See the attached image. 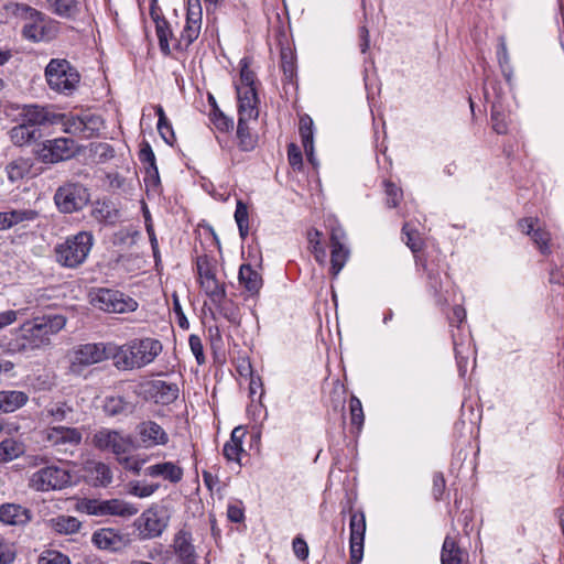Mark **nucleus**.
Masks as SVG:
<instances>
[{"label":"nucleus","mask_w":564,"mask_h":564,"mask_svg":"<svg viewBox=\"0 0 564 564\" xmlns=\"http://www.w3.org/2000/svg\"><path fill=\"white\" fill-rule=\"evenodd\" d=\"M66 325V318L59 314L34 317L11 332L10 337L0 339V349L7 354H22L50 346L52 337Z\"/></svg>","instance_id":"nucleus-1"},{"label":"nucleus","mask_w":564,"mask_h":564,"mask_svg":"<svg viewBox=\"0 0 564 564\" xmlns=\"http://www.w3.org/2000/svg\"><path fill=\"white\" fill-rule=\"evenodd\" d=\"M113 350V366L118 370L142 369L155 361L163 351V344L154 337H140L116 345Z\"/></svg>","instance_id":"nucleus-2"},{"label":"nucleus","mask_w":564,"mask_h":564,"mask_svg":"<svg viewBox=\"0 0 564 564\" xmlns=\"http://www.w3.org/2000/svg\"><path fill=\"white\" fill-rule=\"evenodd\" d=\"M94 246V236L89 231H79L68 236L55 246V258L64 268L75 269L82 265Z\"/></svg>","instance_id":"nucleus-3"},{"label":"nucleus","mask_w":564,"mask_h":564,"mask_svg":"<svg viewBox=\"0 0 564 564\" xmlns=\"http://www.w3.org/2000/svg\"><path fill=\"white\" fill-rule=\"evenodd\" d=\"M112 348H115L112 343L83 344L74 347L68 352L69 372L79 376L91 365L99 364L109 358L113 360Z\"/></svg>","instance_id":"nucleus-4"},{"label":"nucleus","mask_w":564,"mask_h":564,"mask_svg":"<svg viewBox=\"0 0 564 564\" xmlns=\"http://www.w3.org/2000/svg\"><path fill=\"white\" fill-rule=\"evenodd\" d=\"M44 75L48 87L64 95H70L80 80L77 69L65 58H52Z\"/></svg>","instance_id":"nucleus-5"},{"label":"nucleus","mask_w":564,"mask_h":564,"mask_svg":"<svg viewBox=\"0 0 564 564\" xmlns=\"http://www.w3.org/2000/svg\"><path fill=\"white\" fill-rule=\"evenodd\" d=\"M72 485L69 470L56 464H45L29 478V487L39 492L59 491Z\"/></svg>","instance_id":"nucleus-6"},{"label":"nucleus","mask_w":564,"mask_h":564,"mask_svg":"<svg viewBox=\"0 0 564 564\" xmlns=\"http://www.w3.org/2000/svg\"><path fill=\"white\" fill-rule=\"evenodd\" d=\"M75 509L78 512L96 517L130 518L139 512V508L134 503L118 498L108 500L83 498L77 501Z\"/></svg>","instance_id":"nucleus-7"},{"label":"nucleus","mask_w":564,"mask_h":564,"mask_svg":"<svg viewBox=\"0 0 564 564\" xmlns=\"http://www.w3.org/2000/svg\"><path fill=\"white\" fill-rule=\"evenodd\" d=\"M22 10L25 13L22 26L24 39L37 43L48 42L57 35L58 26L56 21L28 6H23Z\"/></svg>","instance_id":"nucleus-8"},{"label":"nucleus","mask_w":564,"mask_h":564,"mask_svg":"<svg viewBox=\"0 0 564 564\" xmlns=\"http://www.w3.org/2000/svg\"><path fill=\"white\" fill-rule=\"evenodd\" d=\"M54 124H61L64 132L89 139L96 135L104 127L100 116L83 111L80 113H57Z\"/></svg>","instance_id":"nucleus-9"},{"label":"nucleus","mask_w":564,"mask_h":564,"mask_svg":"<svg viewBox=\"0 0 564 564\" xmlns=\"http://www.w3.org/2000/svg\"><path fill=\"white\" fill-rule=\"evenodd\" d=\"M90 303L104 312L116 314L131 313L137 311L139 306L133 297L118 290L106 288H100L91 292Z\"/></svg>","instance_id":"nucleus-10"},{"label":"nucleus","mask_w":564,"mask_h":564,"mask_svg":"<svg viewBox=\"0 0 564 564\" xmlns=\"http://www.w3.org/2000/svg\"><path fill=\"white\" fill-rule=\"evenodd\" d=\"M54 202L61 213L70 214L83 209L88 204L89 193L83 184L68 182L56 189Z\"/></svg>","instance_id":"nucleus-11"},{"label":"nucleus","mask_w":564,"mask_h":564,"mask_svg":"<svg viewBox=\"0 0 564 564\" xmlns=\"http://www.w3.org/2000/svg\"><path fill=\"white\" fill-rule=\"evenodd\" d=\"M91 443L97 449L110 452L116 456L128 453L133 446L132 438L129 434L107 427L96 431L93 435Z\"/></svg>","instance_id":"nucleus-12"},{"label":"nucleus","mask_w":564,"mask_h":564,"mask_svg":"<svg viewBox=\"0 0 564 564\" xmlns=\"http://www.w3.org/2000/svg\"><path fill=\"white\" fill-rule=\"evenodd\" d=\"M42 434L48 446L62 453H72L83 440V434L78 429L63 425L46 427Z\"/></svg>","instance_id":"nucleus-13"},{"label":"nucleus","mask_w":564,"mask_h":564,"mask_svg":"<svg viewBox=\"0 0 564 564\" xmlns=\"http://www.w3.org/2000/svg\"><path fill=\"white\" fill-rule=\"evenodd\" d=\"M138 445L149 449L155 446H164L169 443V434L156 422L148 420L139 423L135 427Z\"/></svg>","instance_id":"nucleus-14"},{"label":"nucleus","mask_w":564,"mask_h":564,"mask_svg":"<svg viewBox=\"0 0 564 564\" xmlns=\"http://www.w3.org/2000/svg\"><path fill=\"white\" fill-rule=\"evenodd\" d=\"M203 9L200 0H187L186 23L181 33L180 45L187 48L199 35Z\"/></svg>","instance_id":"nucleus-15"},{"label":"nucleus","mask_w":564,"mask_h":564,"mask_svg":"<svg viewBox=\"0 0 564 564\" xmlns=\"http://www.w3.org/2000/svg\"><path fill=\"white\" fill-rule=\"evenodd\" d=\"M345 240L346 234L343 228L340 226L333 227L330 230V271L334 276L339 274L349 258Z\"/></svg>","instance_id":"nucleus-16"},{"label":"nucleus","mask_w":564,"mask_h":564,"mask_svg":"<svg viewBox=\"0 0 564 564\" xmlns=\"http://www.w3.org/2000/svg\"><path fill=\"white\" fill-rule=\"evenodd\" d=\"M350 561L359 564L364 555V539L366 532V520L362 512H354L350 516Z\"/></svg>","instance_id":"nucleus-17"},{"label":"nucleus","mask_w":564,"mask_h":564,"mask_svg":"<svg viewBox=\"0 0 564 564\" xmlns=\"http://www.w3.org/2000/svg\"><path fill=\"white\" fill-rule=\"evenodd\" d=\"M238 119L251 120L258 117V96L254 87H237Z\"/></svg>","instance_id":"nucleus-18"},{"label":"nucleus","mask_w":564,"mask_h":564,"mask_svg":"<svg viewBox=\"0 0 564 564\" xmlns=\"http://www.w3.org/2000/svg\"><path fill=\"white\" fill-rule=\"evenodd\" d=\"M144 475L151 478H161L171 484H177L182 480L184 471L174 462H161L145 467Z\"/></svg>","instance_id":"nucleus-19"},{"label":"nucleus","mask_w":564,"mask_h":564,"mask_svg":"<svg viewBox=\"0 0 564 564\" xmlns=\"http://www.w3.org/2000/svg\"><path fill=\"white\" fill-rule=\"evenodd\" d=\"M22 122L31 124L34 128L43 124H54L56 112L52 111L48 107L39 105H25L20 113Z\"/></svg>","instance_id":"nucleus-20"},{"label":"nucleus","mask_w":564,"mask_h":564,"mask_svg":"<svg viewBox=\"0 0 564 564\" xmlns=\"http://www.w3.org/2000/svg\"><path fill=\"white\" fill-rule=\"evenodd\" d=\"M520 229L531 236L533 242L539 247L543 254L550 253L549 242L551 235L549 231L541 228L539 220L535 218H524L519 221Z\"/></svg>","instance_id":"nucleus-21"},{"label":"nucleus","mask_w":564,"mask_h":564,"mask_svg":"<svg viewBox=\"0 0 564 564\" xmlns=\"http://www.w3.org/2000/svg\"><path fill=\"white\" fill-rule=\"evenodd\" d=\"M173 550L183 563L196 564V551L191 532L180 530L173 539Z\"/></svg>","instance_id":"nucleus-22"},{"label":"nucleus","mask_w":564,"mask_h":564,"mask_svg":"<svg viewBox=\"0 0 564 564\" xmlns=\"http://www.w3.org/2000/svg\"><path fill=\"white\" fill-rule=\"evenodd\" d=\"M0 521L9 525H24L31 521V511L15 503H4L0 507Z\"/></svg>","instance_id":"nucleus-23"},{"label":"nucleus","mask_w":564,"mask_h":564,"mask_svg":"<svg viewBox=\"0 0 564 564\" xmlns=\"http://www.w3.org/2000/svg\"><path fill=\"white\" fill-rule=\"evenodd\" d=\"M39 213L34 209H12L0 212V231L10 229L22 223L34 221Z\"/></svg>","instance_id":"nucleus-24"},{"label":"nucleus","mask_w":564,"mask_h":564,"mask_svg":"<svg viewBox=\"0 0 564 564\" xmlns=\"http://www.w3.org/2000/svg\"><path fill=\"white\" fill-rule=\"evenodd\" d=\"M143 534L147 538H156L162 534L166 528V520L158 509H149L141 516Z\"/></svg>","instance_id":"nucleus-25"},{"label":"nucleus","mask_w":564,"mask_h":564,"mask_svg":"<svg viewBox=\"0 0 564 564\" xmlns=\"http://www.w3.org/2000/svg\"><path fill=\"white\" fill-rule=\"evenodd\" d=\"M178 387L176 383L162 380L153 381L151 384V395L156 403L167 405L178 398Z\"/></svg>","instance_id":"nucleus-26"},{"label":"nucleus","mask_w":564,"mask_h":564,"mask_svg":"<svg viewBox=\"0 0 564 564\" xmlns=\"http://www.w3.org/2000/svg\"><path fill=\"white\" fill-rule=\"evenodd\" d=\"M46 415L52 419L53 422H67L76 423L75 420L76 411L72 403L68 401H53L45 408Z\"/></svg>","instance_id":"nucleus-27"},{"label":"nucleus","mask_w":564,"mask_h":564,"mask_svg":"<svg viewBox=\"0 0 564 564\" xmlns=\"http://www.w3.org/2000/svg\"><path fill=\"white\" fill-rule=\"evenodd\" d=\"M91 541L98 549L107 551H117L122 544L121 535L110 528L96 531L93 534Z\"/></svg>","instance_id":"nucleus-28"},{"label":"nucleus","mask_w":564,"mask_h":564,"mask_svg":"<svg viewBox=\"0 0 564 564\" xmlns=\"http://www.w3.org/2000/svg\"><path fill=\"white\" fill-rule=\"evenodd\" d=\"M448 284L449 281L447 276H445V281H443L437 271L429 270L427 288L430 293L434 296L437 305L444 306L448 303V297L446 296L448 293Z\"/></svg>","instance_id":"nucleus-29"},{"label":"nucleus","mask_w":564,"mask_h":564,"mask_svg":"<svg viewBox=\"0 0 564 564\" xmlns=\"http://www.w3.org/2000/svg\"><path fill=\"white\" fill-rule=\"evenodd\" d=\"M29 401V395L19 390H3L0 391V413H12Z\"/></svg>","instance_id":"nucleus-30"},{"label":"nucleus","mask_w":564,"mask_h":564,"mask_svg":"<svg viewBox=\"0 0 564 564\" xmlns=\"http://www.w3.org/2000/svg\"><path fill=\"white\" fill-rule=\"evenodd\" d=\"M442 564H467V554L457 545L454 538L447 535L441 553Z\"/></svg>","instance_id":"nucleus-31"},{"label":"nucleus","mask_w":564,"mask_h":564,"mask_svg":"<svg viewBox=\"0 0 564 564\" xmlns=\"http://www.w3.org/2000/svg\"><path fill=\"white\" fill-rule=\"evenodd\" d=\"M452 337H453L454 351H455V357H456L459 373H460V376H465L468 357L471 351L470 336L466 335L465 337H460V335L453 332Z\"/></svg>","instance_id":"nucleus-32"},{"label":"nucleus","mask_w":564,"mask_h":564,"mask_svg":"<svg viewBox=\"0 0 564 564\" xmlns=\"http://www.w3.org/2000/svg\"><path fill=\"white\" fill-rule=\"evenodd\" d=\"M239 283L250 294L256 295L262 288V276L250 264H241L239 269Z\"/></svg>","instance_id":"nucleus-33"},{"label":"nucleus","mask_w":564,"mask_h":564,"mask_svg":"<svg viewBox=\"0 0 564 564\" xmlns=\"http://www.w3.org/2000/svg\"><path fill=\"white\" fill-rule=\"evenodd\" d=\"M10 139L14 145L23 147L36 141L41 137V132L37 128L21 122L14 126L10 132Z\"/></svg>","instance_id":"nucleus-34"},{"label":"nucleus","mask_w":564,"mask_h":564,"mask_svg":"<svg viewBox=\"0 0 564 564\" xmlns=\"http://www.w3.org/2000/svg\"><path fill=\"white\" fill-rule=\"evenodd\" d=\"M46 149L50 151L52 161H64L74 153V141L68 138H57L48 141Z\"/></svg>","instance_id":"nucleus-35"},{"label":"nucleus","mask_w":564,"mask_h":564,"mask_svg":"<svg viewBox=\"0 0 564 564\" xmlns=\"http://www.w3.org/2000/svg\"><path fill=\"white\" fill-rule=\"evenodd\" d=\"M48 527L58 534H74L77 533L80 528V521L72 516H58L48 520Z\"/></svg>","instance_id":"nucleus-36"},{"label":"nucleus","mask_w":564,"mask_h":564,"mask_svg":"<svg viewBox=\"0 0 564 564\" xmlns=\"http://www.w3.org/2000/svg\"><path fill=\"white\" fill-rule=\"evenodd\" d=\"M48 10L59 18L73 19L79 13V0H46Z\"/></svg>","instance_id":"nucleus-37"},{"label":"nucleus","mask_w":564,"mask_h":564,"mask_svg":"<svg viewBox=\"0 0 564 564\" xmlns=\"http://www.w3.org/2000/svg\"><path fill=\"white\" fill-rule=\"evenodd\" d=\"M200 288L214 304L221 303L226 297V288L217 276L199 281Z\"/></svg>","instance_id":"nucleus-38"},{"label":"nucleus","mask_w":564,"mask_h":564,"mask_svg":"<svg viewBox=\"0 0 564 564\" xmlns=\"http://www.w3.org/2000/svg\"><path fill=\"white\" fill-rule=\"evenodd\" d=\"M102 410L108 416H118L130 413L131 406L122 397L110 395L105 399Z\"/></svg>","instance_id":"nucleus-39"},{"label":"nucleus","mask_w":564,"mask_h":564,"mask_svg":"<svg viewBox=\"0 0 564 564\" xmlns=\"http://www.w3.org/2000/svg\"><path fill=\"white\" fill-rule=\"evenodd\" d=\"M24 453V446L21 442L7 438L0 443V463H8Z\"/></svg>","instance_id":"nucleus-40"},{"label":"nucleus","mask_w":564,"mask_h":564,"mask_svg":"<svg viewBox=\"0 0 564 564\" xmlns=\"http://www.w3.org/2000/svg\"><path fill=\"white\" fill-rule=\"evenodd\" d=\"M89 470L95 486L107 487L111 484L112 473L110 467L105 463H93Z\"/></svg>","instance_id":"nucleus-41"},{"label":"nucleus","mask_w":564,"mask_h":564,"mask_svg":"<svg viewBox=\"0 0 564 564\" xmlns=\"http://www.w3.org/2000/svg\"><path fill=\"white\" fill-rule=\"evenodd\" d=\"M30 169L29 160L23 158L15 159L6 166L8 178L11 182L22 180L30 172Z\"/></svg>","instance_id":"nucleus-42"},{"label":"nucleus","mask_w":564,"mask_h":564,"mask_svg":"<svg viewBox=\"0 0 564 564\" xmlns=\"http://www.w3.org/2000/svg\"><path fill=\"white\" fill-rule=\"evenodd\" d=\"M249 120L238 119L237 137L239 139V145L243 151H250L256 147L257 139L250 132L248 127Z\"/></svg>","instance_id":"nucleus-43"},{"label":"nucleus","mask_w":564,"mask_h":564,"mask_svg":"<svg viewBox=\"0 0 564 564\" xmlns=\"http://www.w3.org/2000/svg\"><path fill=\"white\" fill-rule=\"evenodd\" d=\"M196 267L199 281L216 276L217 262L214 258L206 254L199 256L196 261Z\"/></svg>","instance_id":"nucleus-44"},{"label":"nucleus","mask_w":564,"mask_h":564,"mask_svg":"<svg viewBox=\"0 0 564 564\" xmlns=\"http://www.w3.org/2000/svg\"><path fill=\"white\" fill-rule=\"evenodd\" d=\"M281 68L288 80H293L296 74L295 54L289 47H282L280 53Z\"/></svg>","instance_id":"nucleus-45"},{"label":"nucleus","mask_w":564,"mask_h":564,"mask_svg":"<svg viewBox=\"0 0 564 564\" xmlns=\"http://www.w3.org/2000/svg\"><path fill=\"white\" fill-rule=\"evenodd\" d=\"M490 119L492 123V129L498 134H506L508 132L507 115L505 113L500 105L492 104Z\"/></svg>","instance_id":"nucleus-46"},{"label":"nucleus","mask_w":564,"mask_h":564,"mask_svg":"<svg viewBox=\"0 0 564 564\" xmlns=\"http://www.w3.org/2000/svg\"><path fill=\"white\" fill-rule=\"evenodd\" d=\"M235 220L237 223L240 237L245 239L249 232V215L248 207L242 200L237 202Z\"/></svg>","instance_id":"nucleus-47"},{"label":"nucleus","mask_w":564,"mask_h":564,"mask_svg":"<svg viewBox=\"0 0 564 564\" xmlns=\"http://www.w3.org/2000/svg\"><path fill=\"white\" fill-rule=\"evenodd\" d=\"M321 236H322V234L318 230L312 229L308 231L307 238H308L310 248H311L316 261L319 262L321 264H324L327 256H326V250L321 242Z\"/></svg>","instance_id":"nucleus-48"},{"label":"nucleus","mask_w":564,"mask_h":564,"mask_svg":"<svg viewBox=\"0 0 564 564\" xmlns=\"http://www.w3.org/2000/svg\"><path fill=\"white\" fill-rule=\"evenodd\" d=\"M349 410H350V423L356 429V432L359 433L364 425L365 414L361 405V401L352 395L349 400Z\"/></svg>","instance_id":"nucleus-49"},{"label":"nucleus","mask_w":564,"mask_h":564,"mask_svg":"<svg viewBox=\"0 0 564 564\" xmlns=\"http://www.w3.org/2000/svg\"><path fill=\"white\" fill-rule=\"evenodd\" d=\"M155 31H156V36L159 40V46H160L161 52L164 55H169L171 52L169 42H170V37L172 36V32L169 28L167 22L165 20L156 21Z\"/></svg>","instance_id":"nucleus-50"},{"label":"nucleus","mask_w":564,"mask_h":564,"mask_svg":"<svg viewBox=\"0 0 564 564\" xmlns=\"http://www.w3.org/2000/svg\"><path fill=\"white\" fill-rule=\"evenodd\" d=\"M313 120L310 116L304 115L300 118V127L299 132L302 140L303 145H308L311 149V144L314 143V128Z\"/></svg>","instance_id":"nucleus-51"},{"label":"nucleus","mask_w":564,"mask_h":564,"mask_svg":"<svg viewBox=\"0 0 564 564\" xmlns=\"http://www.w3.org/2000/svg\"><path fill=\"white\" fill-rule=\"evenodd\" d=\"M160 488L159 484L134 481L130 484L129 494L138 498H148Z\"/></svg>","instance_id":"nucleus-52"},{"label":"nucleus","mask_w":564,"mask_h":564,"mask_svg":"<svg viewBox=\"0 0 564 564\" xmlns=\"http://www.w3.org/2000/svg\"><path fill=\"white\" fill-rule=\"evenodd\" d=\"M386 203L388 207L394 208L398 206L403 197V192L400 187L390 181L384 182Z\"/></svg>","instance_id":"nucleus-53"},{"label":"nucleus","mask_w":564,"mask_h":564,"mask_svg":"<svg viewBox=\"0 0 564 564\" xmlns=\"http://www.w3.org/2000/svg\"><path fill=\"white\" fill-rule=\"evenodd\" d=\"M39 564H72L67 555L55 551L47 550L42 553L39 558Z\"/></svg>","instance_id":"nucleus-54"},{"label":"nucleus","mask_w":564,"mask_h":564,"mask_svg":"<svg viewBox=\"0 0 564 564\" xmlns=\"http://www.w3.org/2000/svg\"><path fill=\"white\" fill-rule=\"evenodd\" d=\"M402 234L404 235L405 243L411 249V251L414 253L417 252L422 247V240L415 230L410 228L408 223L403 225Z\"/></svg>","instance_id":"nucleus-55"},{"label":"nucleus","mask_w":564,"mask_h":564,"mask_svg":"<svg viewBox=\"0 0 564 564\" xmlns=\"http://www.w3.org/2000/svg\"><path fill=\"white\" fill-rule=\"evenodd\" d=\"M140 160L144 163H149L150 166L148 169V173L155 177V181H159L158 169L155 166V156L149 144L141 149Z\"/></svg>","instance_id":"nucleus-56"},{"label":"nucleus","mask_w":564,"mask_h":564,"mask_svg":"<svg viewBox=\"0 0 564 564\" xmlns=\"http://www.w3.org/2000/svg\"><path fill=\"white\" fill-rule=\"evenodd\" d=\"M14 544L8 540L0 539V564H10L15 558Z\"/></svg>","instance_id":"nucleus-57"},{"label":"nucleus","mask_w":564,"mask_h":564,"mask_svg":"<svg viewBox=\"0 0 564 564\" xmlns=\"http://www.w3.org/2000/svg\"><path fill=\"white\" fill-rule=\"evenodd\" d=\"M240 85L237 87H254V73L249 68L247 58L240 61Z\"/></svg>","instance_id":"nucleus-58"},{"label":"nucleus","mask_w":564,"mask_h":564,"mask_svg":"<svg viewBox=\"0 0 564 564\" xmlns=\"http://www.w3.org/2000/svg\"><path fill=\"white\" fill-rule=\"evenodd\" d=\"M188 344L193 355L195 356L197 364L203 365L205 362V355L200 337L194 334L191 335Z\"/></svg>","instance_id":"nucleus-59"},{"label":"nucleus","mask_w":564,"mask_h":564,"mask_svg":"<svg viewBox=\"0 0 564 564\" xmlns=\"http://www.w3.org/2000/svg\"><path fill=\"white\" fill-rule=\"evenodd\" d=\"M288 160H289L290 165L294 170L302 169V166H303L302 152H301L300 148L294 143H291L288 148Z\"/></svg>","instance_id":"nucleus-60"},{"label":"nucleus","mask_w":564,"mask_h":564,"mask_svg":"<svg viewBox=\"0 0 564 564\" xmlns=\"http://www.w3.org/2000/svg\"><path fill=\"white\" fill-rule=\"evenodd\" d=\"M223 453H224V456L228 460L239 463L240 455L243 453V447H242V445H237L236 443L230 444V443L226 442L224 445V448H223Z\"/></svg>","instance_id":"nucleus-61"},{"label":"nucleus","mask_w":564,"mask_h":564,"mask_svg":"<svg viewBox=\"0 0 564 564\" xmlns=\"http://www.w3.org/2000/svg\"><path fill=\"white\" fill-rule=\"evenodd\" d=\"M158 131H159L161 138L167 144H173V142L175 141V134H174L172 124L169 121V119H166L165 122H158Z\"/></svg>","instance_id":"nucleus-62"},{"label":"nucleus","mask_w":564,"mask_h":564,"mask_svg":"<svg viewBox=\"0 0 564 564\" xmlns=\"http://www.w3.org/2000/svg\"><path fill=\"white\" fill-rule=\"evenodd\" d=\"M292 549L297 558L304 561L308 556L307 543L300 536H296L292 542Z\"/></svg>","instance_id":"nucleus-63"},{"label":"nucleus","mask_w":564,"mask_h":564,"mask_svg":"<svg viewBox=\"0 0 564 564\" xmlns=\"http://www.w3.org/2000/svg\"><path fill=\"white\" fill-rule=\"evenodd\" d=\"M497 58L499 66H508L510 64V56L508 53L506 39L503 36L498 39Z\"/></svg>","instance_id":"nucleus-64"}]
</instances>
